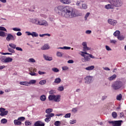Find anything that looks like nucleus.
Instances as JSON below:
<instances>
[{
  "label": "nucleus",
  "mask_w": 126,
  "mask_h": 126,
  "mask_svg": "<svg viewBox=\"0 0 126 126\" xmlns=\"http://www.w3.org/2000/svg\"><path fill=\"white\" fill-rule=\"evenodd\" d=\"M7 114H8V111L5 110L3 113H1L0 114V116H1V117H3L4 116H6V115H7Z\"/></svg>",
  "instance_id": "25"
},
{
  "label": "nucleus",
  "mask_w": 126,
  "mask_h": 126,
  "mask_svg": "<svg viewBox=\"0 0 126 126\" xmlns=\"http://www.w3.org/2000/svg\"><path fill=\"white\" fill-rule=\"evenodd\" d=\"M90 50V48L86 46L85 47H83V51L84 52H81V53L82 54H84L85 55H88V56H89L91 58V59H98L97 58H95V57H94V56L92 55V54H90L88 53H87L86 52H87V51H89Z\"/></svg>",
  "instance_id": "4"
},
{
  "label": "nucleus",
  "mask_w": 126,
  "mask_h": 126,
  "mask_svg": "<svg viewBox=\"0 0 126 126\" xmlns=\"http://www.w3.org/2000/svg\"><path fill=\"white\" fill-rule=\"evenodd\" d=\"M39 25L40 26H48V23L45 20L40 21H39Z\"/></svg>",
  "instance_id": "13"
},
{
  "label": "nucleus",
  "mask_w": 126,
  "mask_h": 126,
  "mask_svg": "<svg viewBox=\"0 0 126 126\" xmlns=\"http://www.w3.org/2000/svg\"><path fill=\"white\" fill-rule=\"evenodd\" d=\"M89 15H90V13H89V12H88V13L86 14V15H85V20H87V17H88V16H89Z\"/></svg>",
  "instance_id": "60"
},
{
  "label": "nucleus",
  "mask_w": 126,
  "mask_h": 126,
  "mask_svg": "<svg viewBox=\"0 0 126 126\" xmlns=\"http://www.w3.org/2000/svg\"><path fill=\"white\" fill-rule=\"evenodd\" d=\"M15 39H16V36H14L11 33L8 34L6 38V40L7 41H10V40L12 41H14Z\"/></svg>",
  "instance_id": "9"
},
{
  "label": "nucleus",
  "mask_w": 126,
  "mask_h": 126,
  "mask_svg": "<svg viewBox=\"0 0 126 126\" xmlns=\"http://www.w3.org/2000/svg\"><path fill=\"white\" fill-rule=\"evenodd\" d=\"M12 30H13L14 31H21V29H20V28H13L12 29Z\"/></svg>",
  "instance_id": "51"
},
{
  "label": "nucleus",
  "mask_w": 126,
  "mask_h": 126,
  "mask_svg": "<svg viewBox=\"0 0 126 126\" xmlns=\"http://www.w3.org/2000/svg\"><path fill=\"white\" fill-rule=\"evenodd\" d=\"M55 126H59L61 125V122L60 121H56L54 123Z\"/></svg>",
  "instance_id": "50"
},
{
  "label": "nucleus",
  "mask_w": 126,
  "mask_h": 126,
  "mask_svg": "<svg viewBox=\"0 0 126 126\" xmlns=\"http://www.w3.org/2000/svg\"><path fill=\"white\" fill-rule=\"evenodd\" d=\"M15 49L17 51H20V52H23V50L22 49V48H21V47H16Z\"/></svg>",
  "instance_id": "53"
},
{
  "label": "nucleus",
  "mask_w": 126,
  "mask_h": 126,
  "mask_svg": "<svg viewBox=\"0 0 126 126\" xmlns=\"http://www.w3.org/2000/svg\"><path fill=\"white\" fill-rule=\"evenodd\" d=\"M55 102H59L61 101V95H55V98H54Z\"/></svg>",
  "instance_id": "14"
},
{
  "label": "nucleus",
  "mask_w": 126,
  "mask_h": 126,
  "mask_svg": "<svg viewBox=\"0 0 126 126\" xmlns=\"http://www.w3.org/2000/svg\"><path fill=\"white\" fill-rule=\"evenodd\" d=\"M14 124L15 126H21L22 125V123L21 121H19V120H15L14 121Z\"/></svg>",
  "instance_id": "15"
},
{
  "label": "nucleus",
  "mask_w": 126,
  "mask_h": 126,
  "mask_svg": "<svg viewBox=\"0 0 126 126\" xmlns=\"http://www.w3.org/2000/svg\"><path fill=\"white\" fill-rule=\"evenodd\" d=\"M82 57H83L84 58L82 59V61L83 63H86V62H90V58L89 57L85 55L84 54H81Z\"/></svg>",
  "instance_id": "8"
},
{
  "label": "nucleus",
  "mask_w": 126,
  "mask_h": 126,
  "mask_svg": "<svg viewBox=\"0 0 126 126\" xmlns=\"http://www.w3.org/2000/svg\"><path fill=\"white\" fill-rule=\"evenodd\" d=\"M5 32L3 31H0V37H5Z\"/></svg>",
  "instance_id": "34"
},
{
  "label": "nucleus",
  "mask_w": 126,
  "mask_h": 126,
  "mask_svg": "<svg viewBox=\"0 0 126 126\" xmlns=\"http://www.w3.org/2000/svg\"><path fill=\"white\" fill-rule=\"evenodd\" d=\"M61 81H62V79H61V78H56L54 81V83H57V84H59V83H61Z\"/></svg>",
  "instance_id": "20"
},
{
  "label": "nucleus",
  "mask_w": 126,
  "mask_h": 126,
  "mask_svg": "<svg viewBox=\"0 0 126 126\" xmlns=\"http://www.w3.org/2000/svg\"><path fill=\"white\" fill-rule=\"evenodd\" d=\"M46 99H47V97L45 94H42L40 96V99L41 101H42V102H45V101H46Z\"/></svg>",
  "instance_id": "18"
},
{
  "label": "nucleus",
  "mask_w": 126,
  "mask_h": 126,
  "mask_svg": "<svg viewBox=\"0 0 126 126\" xmlns=\"http://www.w3.org/2000/svg\"><path fill=\"white\" fill-rule=\"evenodd\" d=\"M109 124H112L113 126H121L123 120L109 121Z\"/></svg>",
  "instance_id": "5"
},
{
  "label": "nucleus",
  "mask_w": 126,
  "mask_h": 126,
  "mask_svg": "<svg viewBox=\"0 0 126 126\" xmlns=\"http://www.w3.org/2000/svg\"><path fill=\"white\" fill-rule=\"evenodd\" d=\"M5 111V108H0V113H3L4 111Z\"/></svg>",
  "instance_id": "64"
},
{
  "label": "nucleus",
  "mask_w": 126,
  "mask_h": 126,
  "mask_svg": "<svg viewBox=\"0 0 126 126\" xmlns=\"http://www.w3.org/2000/svg\"><path fill=\"white\" fill-rule=\"evenodd\" d=\"M45 122L46 123H49L51 121V118H49V117H46V118L44 120Z\"/></svg>",
  "instance_id": "44"
},
{
  "label": "nucleus",
  "mask_w": 126,
  "mask_h": 126,
  "mask_svg": "<svg viewBox=\"0 0 126 126\" xmlns=\"http://www.w3.org/2000/svg\"><path fill=\"white\" fill-rule=\"evenodd\" d=\"M107 21L108 23H109V24H110V25H112V26H116L117 25V23H118L117 20L112 19H108Z\"/></svg>",
  "instance_id": "7"
},
{
  "label": "nucleus",
  "mask_w": 126,
  "mask_h": 126,
  "mask_svg": "<svg viewBox=\"0 0 126 126\" xmlns=\"http://www.w3.org/2000/svg\"><path fill=\"white\" fill-rule=\"evenodd\" d=\"M83 9H87V4H83L82 5Z\"/></svg>",
  "instance_id": "54"
},
{
  "label": "nucleus",
  "mask_w": 126,
  "mask_h": 126,
  "mask_svg": "<svg viewBox=\"0 0 126 126\" xmlns=\"http://www.w3.org/2000/svg\"><path fill=\"white\" fill-rule=\"evenodd\" d=\"M32 22L34 24H36V25H40V21L37 19H32Z\"/></svg>",
  "instance_id": "12"
},
{
  "label": "nucleus",
  "mask_w": 126,
  "mask_h": 126,
  "mask_svg": "<svg viewBox=\"0 0 126 126\" xmlns=\"http://www.w3.org/2000/svg\"><path fill=\"white\" fill-rule=\"evenodd\" d=\"M120 34H121V32H120V31H116L114 32L113 35L115 37H117V36L118 37L120 35Z\"/></svg>",
  "instance_id": "28"
},
{
  "label": "nucleus",
  "mask_w": 126,
  "mask_h": 126,
  "mask_svg": "<svg viewBox=\"0 0 126 126\" xmlns=\"http://www.w3.org/2000/svg\"><path fill=\"white\" fill-rule=\"evenodd\" d=\"M56 56H57L59 58H62V57H63V53L60 51H58L56 53Z\"/></svg>",
  "instance_id": "35"
},
{
  "label": "nucleus",
  "mask_w": 126,
  "mask_h": 126,
  "mask_svg": "<svg viewBox=\"0 0 126 126\" xmlns=\"http://www.w3.org/2000/svg\"><path fill=\"white\" fill-rule=\"evenodd\" d=\"M29 63H36V60L33 58H30L29 59Z\"/></svg>",
  "instance_id": "43"
},
{
  "label": "nucleus",
  "mask_w": 126,
  "mask_h": 126,
  "mask_svg": "<svg viewBox=\"0 0 126 126\" xmlns=\"http://www.w3.org/2000/svg\"><path fill=\"white\" fill-rule=\"evenodd\" d=\"M39 36L40 37H44V36H48V37H50L51 36V34L49 33H45V34H39Z\"/></svg>",
  "instance_id": "49"
},
{
  "label": "nucleus",
  "mask_w": 126,
  "mask_h": 126,
  "mask_svg": "<svg viewBox=\"0 0 126 126\" xmlns=\"http://www.w3.org/2000/svg\"><path fill=\"white\" fill-rule=\"evenodd\" d=\"M70 116H71V114L70 113H67L65 115L64 118H70Z\"/></svg>",
  "instance_id": "55"
},
{
  "label": "nucleus",
  "mask_w": 126,
  "mask_h": 126,
  "mask_svg": "<svg viewBox=\"0 0 126 126\" xmlns=\"http://www.w3.org/2000/svg\"><path fill=\"white\" fill-rule=\"evenodd\" d=\"M35 83H36V80H31L29 82V84H35Z\"/></svg>",
  "instance_id": "42"
},
{
  "label": "nucleus",
  "mask_w": 126,
  "mask_h": 126,
  "mask_svg": "<svg viewBox=\"0 0 126 126\" xmlns=\"http://www.w3.org/2000/svg\"><path fill=\"white\" fill-rule=\"evenodd\" d=\"M57 49H60L61 50H70L71 48L70 47L63 46V47H58Z\"/></svg>",
  "instance_id": "21"
},
{
  "label": "nucleus",
  "mask_w": 126,
  "mask_h": 126,
  "mask_svg": "<svg viewBox=\"0 0 126 126\" xmlns=\"http://www.w3.org/2000/svg\"><path fill=\"white\" fill-rule=\"evenodd\" d=\"M69 123L71 125H73L74 124H76V120H70Z\"/></svg>",
  "instance_id": "52"
},
{
  "label": "nucleus",
  "mask_w": 126,
  "mask_h": 126,
  "mask_svg": "<svg viewBox=\"0 0 126 126\" xmlns=\"http://www.w3.org/2000/svg\"><path fill=\"white\" fill-rule=\"evenodd\" d=\"M52 112H53V109H52V108L47 109L45 111V113H46V114H47V115H49V114H51V113H52Z\"/></svg>",
  "instance_id": "27"
},
{
  "label": "nucleus",
  "mask_w": 126,
  "mask_h": 126,
  "mask_svg": "<svg viewBox=\"0 0 126 126\" xmlns=\"http://www.w3.org/2000/svg\"><path fill=\"white\" fill-rule=\"evenodd\" d=\"M105 49L107 51H112V49H111L108 45L105 46Z\"/></svg>",
  "instance_id": "56"
},
{
  "label": "nucleus",
  "mask_w": 126,
  "mask_h": 126,
  "mask_svg": "<svg viewBox=\"0 0 126 126\" xmlns=\"http://www.w3.org/2000/svg\"><path fill=\"white\" fill-rule=\"evenodd\" d=\"M12 58L10 57L6 58V59L5 60V63H11V62H12Z\"/></svg>",
  "instance_id": "23"
},
{
  "label": "nucleus",
  "mask_w": 126,
  "mask_h": 126,
  "mask_svg": "<svg viewBox=\"0 0 126 126\" xmlns=\"http://www.w3.org/2000/svg\"><path fill=\"white\" fill-rule=\"evenodd\" d=\"M122 98H123V95L120 94L117 96L116 99L117 100H118V101H121V100H122Z\"/></svg>",
  "instance_id": "32"
},
{
  "label": "nucleus",
  "mask_w": 126,
  "mask_h": 126,
  "mask_svg": "<svg viewBox=\"0 0 126 126\" xmlns=\"http://www.w3.org/2000/svg\"><path fill=\"white\" fill-rule=\"evenodd\" d=\"M9 46L12 49H16V45L13 43H9Z\"/></svg>",
  "instance_id": "33"
},
{
  "label": "nucleus",
  "mask_w": 126,
  "mask_h": 126,
  "mask_svg": "<svg viewBox=\"0 0 126 126\" xmlns=\"http://www.w3.org/2000/svg\"><path fill=\"white\" fill-rule=\"evenodd\" d=\"M18 121H19L20 122H23L24 121H25V117H21L18 118Z\"/></svg>",
  "instance_id": "37"
},
{
  "label": "nucleus",
  "mask_w": 126,
  "mask_h": 126,
  "mask_svg": "<svg viewBox=\"0 0 126 126\" xmlns=\"http://www.w3.org/2000/svg\"><path fill=\"white\" fill-rule=\"evenodd\" d=\"M55 98H56V95L55 94H50L48 96V99L49 101H53V100H55Z\"/></svg>",
  "instance_id": "17"
},
{
  "label": "nucleus",
  "mask_w": 126,
  "mask_h": 126,
  "mask_svg": "<svg viewBox=\"0 0 126 126\" xmlns=\"http://www.w3.org/2000/svg\"><path fill=\"white\" fill-rule=\"evenodd\" d=\"M112 116L114 119H116L117 118V113L116 112H112Z\"/></svg>",
  "instance_id": "47"
},
{
  "label": "nucleus",
  "mask_w": 126,
  "mask_h": 126,
  "mask_svg": "<svg viewBox=\"0 0 126 126\" xmlns=\"http://www.w3.org/2000/svg\"><path fill=\"white\" fill-rule=\"evenodd\" d=\"M117 39L119 40V41H123L125 39V36L124 35H120V34L117 36Z\"/></svg>",
  "instance_id": "26"
},
{
  "label": "nucleus",
  "mask_w": 126,
  "mask_h": 126,
  "mask_svg": "<svg viewBox=\"0 0 126 126\" xmlns=\"http://www.w3.org/2000/svg\"><path fill=\"white\" fill-rule=\"evenodd\" d=\"M77 110H78L77 108H73L72 109V112L73 113H76V112H77Z\"/></svg>",
  "instance_id": "59"
},
{
  "label": "nucleus",
  "mask_w": 126,
  "mask_h": 126,
  "mask_svg": "<svg viewBox=\"0 0 126 126\" xmlns=\"http://www.w3.org/2000/svg\"><path fill=\"white\" fill-rule=\"evenodd\" d=\"M34 126H45V123L38 121L36 122L34 124Z\"/></svg>",
  "instance_id": "10"
},
{
  "label": "nucleus",
  "mask_w": 126,
  "mask_h": 126,
  "mask_svg": "<svg viewBox=\"0 0 126 126\" xmlns=\"http://www.w3.org/2000/svg\"><path fill=\"white\" fill-rule=\"evenodd\" d=\"M47 81L45 80H41L39 82V84H40V85H44V84H46Z\"/></svg>",
  "instance_id": "41"
},
{
  "label": "nucleus",
  "mask_w": 126,
  "mask_h": 126,
  "mask_svg": "<svg viewBox=\"0 0 126 126\" xmlns=\"http://www.w3.org/2000/svg\"><path fill=\"white\" fill-rule=\"evenodd\" d=\"M123 86V82L121 81H116L112 85V87L114 90H118Z\"/></svg>",
  "instance_id": "3"
},
{
  "label": "nucleus",
  "mask_w": 126,
  "mask_h": 126,
  "mask_svg": "<svg viewBox=\"0 0 126 126\" xmlns=\"http://www.w3.org/2000/svg\"><path fill=\"white\" fill-rule=\"evenodd\" d=\"M71 2V0H63V2H62V3H64V4H68Z\"/></svg>",
  "instance_id": "29"
},
{
  "label": "nucleus",
  "mask_w": 126,
  "mask_h": 126,
  "mask_svg": "<svg viewBox=\"0 0 126 126\" xmlns=\"http://www.w3.org/2000/svg\"><path fill=\"white\" fill-rule=\"evenodd\" d=\"M94 68H95V66L91 65L85 68V69H86V70L90 71V70H93Z\"/></svg>",
  "instance_id": "16"
},
{
  "label": "nucleus",
  "mask_w": 126,
  "mask_h": 126,
  "mask_svg": "<svg viewBox=\"0 0 126 126\" xmlns=\"http://www.w3.org/2000/svg\"><path fill=\"white\" fill-rule=\"evenodd\" d=\"M7 123V120L6 119H2L1 120V124H6Z\"/></svg>",
  "instance_id": "48"
},
{
  "label": "nucleus",
  "mask_w": 126,
  "mask_h": 126,
  "mask_svg": "<svg viewBox=\"0 0 126 126\" xmlns=\"http://www.w3.org/2000/svg\"><path fill=\"white\" fill-rule=\"evenodd\" d=\"M52 70L53 71H54V72H59V71H60V70H59L58 69V68H56V67H53L52 68Z\"/></svg>",
  "instance_id": "46"
},
{
  "label": "nucleus",
  "mask_w": 126,
  "mask_h": 126,
  "mask_svg": "<svg viewBox=\"0 0 126 126\" xmlns=\"http://www.w3.org/2000/svg\"><path fill=\"white\" fill-rule=\"evenodd\" d=\"M54 116H55V114L50 113L49 114H47L46 115H45V117H48L51 119V118H52V117H54Z\"/></svg>",
  "instance_id": "40"
},
{
  "label": "nucleus",
  "mask_w": 126,
  "mask_h": 126,
  "mask_svg": "<svg viewBox=\"0 0 126 126\" xmlns=\"http://www.w3.org/2000/svg\"><path fill=\"white\" fill-rule=\"evenodd\" d=\"M29 74L32 75V76H36V73L33 72L32 71H31V72L29 73Z\"/></svg>",
  "instance_id": "58"
},
{
  "label": "nucleus",
  "mask_w": 126,
  "mask_h": 126,
  "mask_svg": "<svg viewBox=\"0 0 126 126\" xmlns=\"http://www.w3.org/2000/svg\"><path fill=\"white\" fill-rule=\"evenodd\" d=\"M108 4L105 6L106 9H114L115 7H122L124 5V0H108Z\"/></svg>",
  "instance_id": "2"
},
{
  "label": "nucleus",
  "mask_w": 126,
  "mask_h": 126,
  "mask_svg": "<svg viewBox=\"0 0 126 126\" xmlns=\"http://www.w3.org/2000/svg\"><path fill=\"white\" fill-rule=\"evenodd\" d=\"M43 58L44 60H45V61H53V57L48 56L45 54H43Z\"/></svg>",
  "instance_id": "11"
},
{
  "label": "nucleus",
  "mask_w": 126,
  "mask_h": 126,
  "mask_svg": "<svg viewBox=\"0 0 126 126\" xmlns=\"http://www.w3.org/2000/svg\"><path fill=\"white\" fill-rule=\"evenodd\" d=\"M49 94H55L56 93V91L52 90L49 92Z\"/></svg>",
  "instance_id": "57"
},
{
  "label": "nucleus",
  "mask_w": 126,
  "mask_h": 126,
  "mask_svg": "<svg viewBox=\"0 0 126 126\" xmlns=\"http://www.w3.org/2000/svg\"><path fill=\"white\" fill-rule=\"evenodd\" d=\"M20 85H25V86H28L29 85V82H20Z\"/></svg>",
  "instance_id": "24"
},
{
  "label": "nucleus",
  "mask_w": 126,
  "mask_h": 126,
  "mask_svg": "<svg viewBox=\"0 0 126 126\" xmlns=\"http://www.w3.org/2000/svg\"><path fill=\"white\" fill-rule=\"evenodd\" d=\"M6 59V57L5 56H1L0 57V60L1 62H2V63H5Z\"/></svg>",
  "instance_id": "30"
},
{
  "label": "nucleus",
  "mask_w": 126,
  "mask_h": 126,
  "mask_svg": "<svg viewBox=\"0 0 126 126\" xmlns=\"http://www.w3.org/2000/svg\"><path fill=\"white\" fill-rule=\"evenodd\" d=\"M86 80L85 83H87V84H90V83H92L93 81V77L91 76H88L86 78H85Z\"/></svg>",
  "instance_id": "6"
},
{
  "label": "nucleus",
  "mask_w": 126,
  "mask_h": 126,
  "mask_svg": "<svg viewBox=\"0 0 126 126\" xmlns=\"http://www.w3.org/2000/svg\"><path fill=\"white\" fill-rule=\"evenodd\" d=\"M0 31H5V32H7L6 29L3 27H0Z\"/></svg>",
  "instance_id": "45"
},
{
  "label": "nucleus",
  "mask_w": 126,
  "mask_h": 126,
  "mask_svg": "<svg viewBox=\"0 0 126 126\" xmlns=\"http://www.w3.org/2000/svg\"><path fill=\"white\" fill-rule=\"evenodd\" d=\"M64 90V88H63V86H60L58 88V91H60V92L63 91Z\"/></svg>",
  "instance_id": "39"
},
{
  "label": "nucleus",
  "mask_w": 126,
  "mask_h": 126,
  "mask_svg": "<svg viewBox=\"0 0 126 126\" xmlns=\"http://www.w3.org/2000/svg\"><path fill=\"white\" fill-rule=\"evenodd\" d=\"M54 11L57 14L66 18H73L77 16L73 8L70 6L58 5L54 8Z\"/></svg>",
  "instance_id": "1"
},
{
  "label": "nucleus",
  "mask_w": 126,
  "mask_h": 126,
  "mask_svg": "<svg viewBox=\"0 0 126 126\" xmlns=\"http://www.w3.org/2000/svg\"><path fill=\"white\" fill-rule=\"evenodd\" d=\"M7 48H8V51L10 53H12V54H14L15 53V51L13 49H11L9 47H8V45H7Z\"/></svg>",
  "instance_id": "36"
},
{
  "label": "nucleus",
  "mask_w": 126,
  "mask_h": 126,
  "mask_svg": "<svg viewBox=\"0 0 126 126\" xmlns=\"http://www.w3.org/2000/svg\"><path fill=\"white\" fill-rule=\"evenodd\" d=\"M32 36L33 37H38V36H39V34L38 33H37V32H32Z\"/></svg>",
  "instance_id": "31"
},
{
  "label": "nucleus",
  "mask_w": 126,
  "mask_h": 126,
  "mask_svg": "<svg viewBox=\"0 0 126 126\" xmlns=\"http://www.w3.org/2000/svg\"><path fill=\"white\" fill-rule=\"evenodd\" d=\"M82 45V46H83V48H85V47H87V43L86 42H83Z\"/></svg>",
  "instance_id": "61"
},
{
  "label": "nucleus",
  "mask_w": 126,
  "mask_h": 126,
  "mask_svg": "<svg viewBox=\"0 0 126 126\" xmlns=\"http://www.w3.org/2000/svg\"><path fill=\"white\" fill-rule=\"evenodd\" d=\"M41 50H49L50 49V47H49V45L48 44H45L43 47L41 48Z\"/></svg>",
  "instance_id": "22"
},
{
  "label": "nucleus",
  "mask_w": 126,
  "mask_h": 126,
  "mask_svg": "<svg viewBox=\"0 0 126 126\" xmlns=\"http://www.w3.org/2000/svg\"><path fill=\"white\" fill-rule=\"evenodd\" d=\"M111 44H116L117 43V40H111L110 41Z\"/></svg>",
  "instance_id": "63"
},
{
  "label": "nucleus",
  "mask_w": 126,
  "mask_h": 126,
  "mask_svg": "<svg viewBox=\"0 0 126 126\" xmlns=\"http://www.w3.org/2000/svg\"><path fill=\"white\" fill-rule=\"evenodd\" d=\"M62 69L63 70H67V69H68V67L66 66H63L62 67Z\"/></svg>",
  "instance_id": "62"
},
{
  "label": "nucleus",
  "mask_w": 126,
  "mask_h": 126,
  "mask_svg": "<svg viewBox=\"0 0 126 126\" xmlns=\"http://www.w3.org/2000/svg\"><path fill=\"white\" fill-rule=\"evenodd\" d=\"M115 78H117V75L116 74H114L112 76L109 77L108 79V80H109L110 81H112V80H114V79H115Z\"/></svg>",
  "instance_id": "19"
},
{
  "label": "nucleus",
  "mask_w": 126,
  "mask_h": 126,
  "mask_svg": "<svg viewBox=\"0 0 126 126\" xmlns=\"http://www.w3.org/2000/svg\"><path fill=\"white\" fill-rule=\"evenodd\" d=\"M25 125L26 126H31V125H32V122H30L28 121H26L25 123Z\"/></svg>",
  "instance_id": "38"
}]
</instances>
